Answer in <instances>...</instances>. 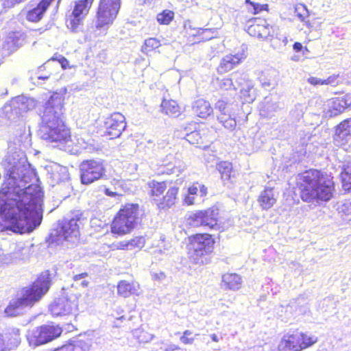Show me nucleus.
Returning <instances> with one entry per match:
<instances>
[{
	"instance_id": "49",
	"label": "nucleus",
	"mask_w": 351,
	"mask_h": 351,
	"mask_svg": "<svg viewBox=\"0 0 351 351\" xmlns=\"http://www.w3.org/2000/svg\"><path fill=\"white\" fill-rule=\"evenodd\" d=\"M164 351H186L177 345H168L164 348Z\"/></svg>"
},
{
	"instance_id": "18",
	"label": "nucleus",
	"mask_w": 351,
	"mask_h": 351,
	"mask_svg": "<svg viewBox=\"0 0 351 351\" xmlns=\"http://www.w3.org/2000/svg\"><path fill=\"white\" fill-rule=\"evenodd\" d=\"M213 34L212 29L193 27L189 23L184 25L183 34L190 45L210 40L214 37Z\"/></svg>"
},
{
	"instance_id": "5",
	"label": "nucleus",
	"mask_w": 351,
	"mask_h": 351,
	"mask_svg": "<svg viewBox=\"0 0 351 351\" xmlns=\"http://www.w3.org/2000/svg\"><path fill=\"white\" fill-rule=\"evenodd\" d=\"M140 211L138 204L127 203L123 205L110 222V232L117 237L130 234L141 223Z\"/></svg>"
},
{
	"instance_id": "17",
	"label": "nucleus",
	"mask_w": 351,
	"mask_h": 351,
	"mask_svg": "<svg viewBox=\"0 0 351 351\" xmlns=\"http://www.w3.org/2000/svg\"><path fill=\"white\" fill-rule=\"evenodd\" d=\"M246 31L252 37L267 39L272 36L274 28L265 19L254 17L247 21Z\"/></svg>"
},
{
	"instance_id": "34",
	"label": "nucleus",
	"mask_w": 351,
	"mask_h": 351,
	"mask_svg": "<svg viewBox=\"0 0 351 351\" xmlns=\"http://www.w3.org/2000/svg\"><path fill=\"white\" fill-rule=\"evenodd\" d=\"M343 112L337 97L328 99L327 113L330 117H335Z\"/></svg>"
},
{
	"instance_id": "59",
	"label": "nucleus",
	"mask_w": 351,
	"mask_h": 351,
	"mask_svg": "<svg viewBox=\"0 0 351 351\" xmlns=\"http://www.w3.org/2000/svg\"><path fill=\"white\" fill-rule=\"evenodd\" d=\"M182 171H183V169H182V170H179V172H180V173H182Z\"/></svg>"
},
{
	"instance_id": "47",
	"label": "nucleus",
	"mask_w": 351,
	"mask_h": 351,
	"mask_svg": "<svg viewBox=\"0 0 351 351\" xmlns=\"http://www.w3.org/2000/svg\"><path fill=\"white\" fill-rule=\"evenodd\" d=\"M114 250H130V245H129V241L125 240V241H119L117 245H115Z\"/></svg>"
},
{
	"instance_id": "1",
	"label": "nucleus",
	"mask_w": 351,
	"mask_h": 351,
	"mask_svg": "<svg viewBox=\"0 0 351 351\" xmlns=\"http://www.w3.org/2000/svg\"><path fill=\"white\" fill-rule=\"evenodd\" d=\"M295 189L301 200L308 204L330 201L334 196V178L317 169L304 170L295 177Z\"/></svg>"
},
{
	"instance_id": "39",
	"label": "nucleus",
	"mask_w": 351,
	"mask_h": 351,
	"mask_svg": "<svg viewBox=\"0 0 351 351\" xmlns=\"http://www.w3.org/2000/svg\"><path fill=\"white\" fill-rule=\"evenodd\" d=\"M245 3L246 4L250 5L252 7L253 10L252 13L253 14H257L264 11L267 12L269 11V7L267 3L260 4L258 3L252 1L251 0H245Z\"/></svg>"
},
{
	"instance_id": "52",
	"label": "nucleus",
	"mask_w": 351,
	"mask_h": 351,
	"mask_svg": "<svg viewBox=\"0 0 351 351\" xmlns=\"http://www.w3.org/2000/svg\"><path fill=\"white\" fill-rule=\"evenodd\" d=\"M88 275V274L87 272H82L81 274H76V275L73 276V280L74 281H77V280H79L80 279H82V278H84L87 277Z\"/></svg>"
},
{
	"instance_id": "41",
	"label": "nucleus",
	"mask_w": 351,
	"mask_h": 351,
	"mask_svg": "<svg viewBox=\"0 0 351 351\" xmlns=\"http://www.w3.org/2000/svg\"><path fill=\"white\" fill-rule=\"evenodd\" d=\"M51 351H85V350L79 343H68L54 348Z\"/></svg>"
},
{
	"instance_id": "27",
	"label": "nucleus",
	"mask_w": 351,
	"mask_h": 351,
	"mask_svg": "<svg viewBox=\"0 0 351 351\" xmlns=\"http://www.w3.org/2000/svg\"><path fill=\"white\" fill-rule=\"evenodd\" d=\"M139 289V285L136 282H129L125 280H121L117 285V292L119 295L124 298L136 294Z\"/></svg>"
},
{
	"instance_id": "24",
	"label": "nucleus",
	"mask_w": 351,
	"mask_h": 351,
	"mask_svg": "<svg viewBox=\"0 0 351 351\" xmlns=\"http://www.w3.org/2000/svg\"><path fill=\"white\" fill-rule=\"evenodd\" d=\"M193 114L201 119H206L213 112V109L208 101L204 99L195 100L192 105Z\"/></svg>"
},
{
	"instance_id": "37",
	"label": "nucleus",
	"mask_w": 351,
	"mask_h": 351,
	"mask_svg": "<svg viewBox=\"0 0 351 351\" xmlns=\"http://www.w3.org/2000/svg\"><path fill=\"white\" fill-rule=\"evenodd\" d=\"M128 241L130 250H141L145 245L146 243L145 238L143 236L133 237Z\"/></svg>"
},
{
	"instance_id": "20",
	"label": "nucleus",
	"mask_w": 351,
	"mask_h": 351,
	"mask_svg": "<svg viewBox=\"0 0 351 351\" xmlns=\"http://www.w3.org/2000/svg\"><path fill=\"white\" fill-rule=\"evenodd\" d=\"M210 130L208 128H197L188 133L185 139L191 145L199 147H207L210 143Z\"/></svg>"
},
{
	"instance_id": "46",
	"label": "nucleus",
	"mask_w": 351,
	"mask_h": 351,
	"mask_svg": "<svg viewBox=\"0 0 351 351\" xmlns=\"http://www.w3.org/2000/svg\"><path fill=\"white\" fill-rule=\"evenodd\" d=\"M307 82L309 84L314 86H318V85L324 86V80H322V79L315 77V76H310L307 79Z\"/></svg>"
},
{
	"instance_id": "13",
	"label": "nucleus",
	"mask_w": 351,
	"mask_h": 351,
	"mask_svg": "<svg viewBox=\"0 0 351 351\" xmlns=\"http://www.w3.org/2000/svg\"><path fill=\"white\" fill-rule=\"evenodd\" d=\"M81 219V215H75L69 219H64L50 233L49 238L52 243L61 244L64 241H72L80 235V228L77 222Z\"/></svg>"
},
{
	"instance_id": "57",
	"label": "nucleus",
	"mask_w": 351,
	"mask_h": 351,
	"mask_svg": "<svg viewBox=\"0 0 351 351\" xmlns=\"http://www.w3.org/2000/svg\"><path fill=\"white\" fill-rule=\"evenodd\" d=\"M82 285H83V286L86 287L88 285V281H83L82 282Z\"/></svg>"
},
{
	"instance_id": "6",
	"label": "nucleus",
	"mask_w": 351,
	"mask_h": 351,
	"mask_svg": "<svg viewBox=\"0 0 351 351\" xmlns=\"http://www.w3.org/2000/svg\"><path fill=\"white\" fill-rule=\"evenodd\" d=\"M168 184L167 180H152L147 182L149 198L160 210L171 208L178 199L179 187L175 185L168 187Z\"/></svg>"
},
{
	"instance_id": "32",
	"label": "nucleus",
	"mask_w": 351,
	"mask_h": 351,
	"mask_svg": "<svg viewBox=\"0 0 351 351\" xmlns=\"http://www.w3.org/2000/svg\"><path fill=\"white\" fill-rule=\"evenodd\" d=\"M340 179L343 189L346 191H351V160L342 167Z\"/></svg>"
},
{
	"instance_id": "51",
	"label": "nucleus",
	"mask_w": 351,
	"mask_h": 351,
	"mask_svg": "<svg viewBox=\"0 0 351 351\" xmlns=\"http://www.w3.org/2000/svg\"><path fill=\"white\" fill-rule=\"evenodd\" d=\"M104 191L105 195H106L107 196L111 197H114L116 196H121L122 195L121 194H119L116 192H113V191H110L108 188L105 189Z\"/></svg>"
},
{
	"instance_id": "42",
	"label": "nucleus",
	"mask_w": 351,
	"mask_h": 351,
	"mask_svg": "<svg viewBox=\"0 0 351 351\" xmlns=\"http://www.w3.org/2000/svg\"><path fill=\"white\" fill-rule=\"evenodd\" d=\"M341 83V75L339 73L329 75L326 79L324 80V85H330L332 86H337Z\"/></svg>"
},
{
	"instance_id": "43",
	"label": "nucleus",
	"mask_w": 351,
	"mask_h": 351,
	"mask_svg": "<svg viewBox=\"0 0 351 351\" xmlns=\"http://www.w3.org/2000/svg\"><path fill=\"white\" fill-rule=\"evenodd\" d=\"M343 112L351 107V93H346L342 96L337 97Z\"/></svg>"
},
{
	"instance_id": "50",
	"label": "nucleus",
	"mask_w": 351,
	"mask_h": 351,
	"mask_svg": "<svg viewBox=\"0 0 351 351\" xmlns=\"http://www.w3.org/2000/svg\"><path fill=\"white\" fill-rule=\"evenodd\" d=\"M217 108L223 114H226L227 103L223 101V100H219L217 104Z\"/></svg>"
},
{
	"instance_id": "9",
	"label": "nucleus",
	"mask_w": 351,
	"mask_h": 351,
	"mask_svg": "<svg viewBox=\"0 0 351 351\" xmlns=\"http://www.w3.org/2000/svg\"><path fill=\"white\" fill-rule=\"evenodd\" d=\"M62 332V329L58 324H43L29 330L26 335V339L29 346L34 348L55 340L61 335Z\"/></svg>"
},
{
	"instance_id": "23",
	"label": "nucleus",
	"mask_w": 351,
	"mask_h": 351,
	"mask_svg": "<svg viewBox=\"0 0 351 351\" xmlns=\"http://www.w3.org/2000/svg\"><path fill=\"white\" fill-rule=\"evenodd\" d=\"M160 111L171 117H178L182 112V106L176 100L163 98L160 104Z\"/></svg>"
},
{
	"instance_id": "54",
	"label": "nucleus",
	"mask_w": 351,
	"mask_h": 351,
	"mask_svg": "<svg viewBox=\"0 0 351 351\" xmlns=\"http://www.w3.org/2000/svg\"><path fill=\"white\" fill-rule=\"evenodd\" d=\"M41 221H42V217L37 215L36 218L33 221L34 227L36 228V227L38 226L40 224Z\"/></svg>"
},
{
	"instance_id": "15",
	"label": "nucleus",
	"mask_w": 351,
	"mask_h": 351,
	"mask_svg": "<svg viewBox=\"0 0 351 351\" xmlns=\"http://www.w3.org/2000/svg\"><path fill=\"white\" fill-rule=\"evenodd\" d=\"M94 1L95 0H77L75 2L70 18L67 21V26L73 32H75L82 25Z\"/></svg>"
},
{
	"instance_id": "48",
	"label": "nucleus",
	"mask_w": 351,
	"mask_h": 351,
	"mask_svg": "<svg viewBox=\"0 0 351 351\" xmlns=\"http://www.w3.org/2000/svg\"><path fill=\"white\" fill-rule=\"evenodd\" d=\"M52 60H57L60 64L63 69H66L69 68V60L64 56H60L59 58H56L54 57L51 58Z\"/></svg>"
},
{
	"instance_id": "45",
	"label": "nucleus",
	"mask_w": 351,
	"mask_h": 351,
	"mask_svg": "<svg viewBox=\"0 0 351 351\" xmlns=\"http://www.w3.org/2000/svg\"><path fill=\"white\" fill-rule=\"evenodd\" d=\"M293 49L295 52L302 51L303 54L309 52L307 47H304L301 43L295 42L293 45Z\"/></svg>"
},
{
	"instance_id": "58",
	"label": "nucleus",
	"mask_w": 351,
	"mask_h": 351,
	"mask_svg": "<svg viewBox=\"0 0 351 351\" xmlns=\"http://www.w3.org/2000/svg\"><path fill=\"white\" fill-rule=\"evenodd\" d=\"M174 169H175V167H173L172 169H171L170 172H169V173H174V172H175Z\"/></svg>"
},
{
	"instance_id": "35",
	"label": "nucleus",
	"mask_w": 351,
	"mask_h": 351,
	"mask_svg": "<svg viewBox=\"0 0 351 351\" xmlns=\"http://www.w3.org/2000/svg\"><path fill=\"white\" fill-rule=\"evenodd\" d=\"M161 46L160 41L156 38H149L146 39L142 46V51L145 54L151 53L155 51Z\"/></svg>"
},
{
	"instance_id": "38",
	"label": "nucleus",
	"mask_w": 351,
	"mask_h": 351,
	"mask_svg": "<svg viewBox=\"0 0 351 351\" xmlns=\"http://www.w3.org/2000/svg\"><path fill=\"white\" fill-rule=\"evenodd\" d=\"M218 88L220 90H236L233 80L230 77H223L222 79H217Z\"/></svg>"
},
{
	"instance_id": "53",
	"label": "nucleus",
	"mask_w": 351,
	"mask_h": 351,
	"mask_svg": "<svg viewBox=\"0 0 351 351\" xmlns=\"http://www.w3.org/2000/svg\"><path fill=\"white\" fill-rule=\"evenodd\" d=\"M0 351H8V348L5 346L3 336L1 334H0Z\"/></svg>"
},
{
	"instance_id": "55",
	"label": "nucleus",
	"mask_w": 351,
	"mask_h": 351,
	"mask_svg": "<svg viewBox=\"0 0 351 351\" xmlns=\"http://www.w3.org/2000/svg\"><path fill=\"white\" fill-rule=\"evenodd\" d=\"M49 78V76L45 75V76H39L38 79L42 80H45Z\"/></svg>"
},
{
	"instance_id": "16",
	"label": "nucleus",
	"mask_w": 351,
	"mask_h": 351,
	"mask_svg": "<svg viewBox=\"0 0 351 351\" xmlns=\"http://www.w3.org/2000/svg\"><path fill=\"white\" fill-rule=\"evenodd\" d=\"M104 127L105 136L109 139L118 138L126 128L125 118L120 112H114L106 118Z\"/></svg>"
},
{
	"instance_id": "31",
	"label": "nucleus",
	"mask_w": 351,
	"mask_h": 351,
	"mask_svg": "<svg viewBox=\"0 0 351 351\" xmlns=\"http://www.w3.org/2000/svg\"><path fill=\"white\" fill-rule=\"evenodd\" d=\"M222 282L226 289H239L241 286V277L236 274L227 273L223 275Z\"/></svg>"
},
{
	"instance_id": "29",
	"label": "nucleus",
	"mask_w": 351,
	"mask_h": 351,
	"mask_svg": "<svg viewBox=\"0 0 351 351\" xmlns=\"http://www.w3.org/2000/svg\"><path fill=\"white\" fill-rule=\"evenodd\" d=\"M48 9L39 1L36 5L26 13V19L32 23L39 22Z\"/></svg>"
},
{
	"instance_id": "40",
	"label": "nucleus",
	"mask_w": 351,
	"mask_h": 351,
	"mask_svg": "<svg viewBox=\"0 0 351 351\" xmlns=\"http://www.w3.org/2000/svg\"><path fill=\"white\" fill-rule=\"evenodd\" d=\"M252 87L247 86L240 90V97L245 103H252L254 100V94L252 92Z\"/></svg>"
},
{
	"instance_id": "56",
	"label": "nucleus",
	"mask_w": 351,
	"mask_h": 351,
	"mask_svg": "<svg viewBox=\"0 0 351 351\" xmlns=\"http://www.w3.org/2000/svg\"><path fill=\"white\" fill-rule=\"evenodd\" d=\"M212 339H213V340H214L215 341H218V339H217V335H212Z\"/></svg>"
},
{
	"instance_id": "12",
	"label": "nucleus",
	"mask_w": 351,
	"mask_h": 351,
	"mask_svg": "<svg viewBox=\"0 0 351 351\" xmlns=\"http://www.w3.org/2000/svg\"><path fill=\"white\" fill-rule=\"evenodd\" d=\"M121 8V0H99L95 16V27L108 28L116 19Z\"/></svg>"
},
{
	"instance_id": "33",
	"label": "nucleus",
	"mask_w": 351,
	"mask_h": 351,
	"mask_svg": "<svg viewBox=\"0 0 351 351\" xmlns=\"http://www.w3.org/2000/svg\"><path fill=\"white\" fill-rule=\"evenodd\" d=\"M217 170L219 171L221 178L224 181H230L233 175L232 163L228 161H221L217 164Z\"/></svg>"
},
{
	"instance_id": "19",
	"label": "nucleus",
	"mask_w": 351,
	"mask_h": 351,
	"mask_svg": "<svg viewBox=\"0 0 351 351\" xmlns=\"http://www.w3.org/2000/svg\"><path fill=\"white\" fill-rule=\"evenodd\" d=\"M334 141L345 149L351 147V118L340 122L335 128Z\"/></svg>"
},
{
	"instance_id": "22",
	"label": "nucleus",
	"mask_w": 351,
	"mask_h": 351,
	"mask_svg": "<svg viewBox=\"0 0 351 351\" xmlns=\"http://www.w3.org/2000/svg\"><path fill=\"white\" fill-rule=\"evenodd\" d=\"M274 187L266 186L261 192L257 198V202L263 210H268L276 203V197L274 192Z\"/></svg>"
},
{
	"instance_id": "21",
	"label": "nucleus",
	"mask_w": 351,
	"mask_h": 351,
	"mask_svg": "<svg viewBox=\"0 0 351 351\" xmlns=\"http://www.w3.org/2000/svg\"><path fill=\"white\" fill-rule=\"evenodd\" d=\"M242 58L239 54L229 53L220 60L217 71L219 74L226 73L241 64Z\"/></svg>"
},
{
	"instance_id": "26",
	"label": "nucleus",
	"mask_w": 351,
	"mask_h": 351,
	"mask_svg": "<svg viewBox=\"0 0 351 351\" xmlns=\"http://www.w3.org/2000/svg\"><path fill=\"white\" fill-rule=\"evenodd\" d=\"M5 346L8 351L16 348L21 343V332L19 328H11L8 330L3 337Z\"/></svg>"
},
{
	"instance_id": "2",
	"label": "nucleus",
	"mask_w": 351,
	"mask_h": 351,
	"mask_svg": "<svg viewBox=\"0 0 351 351\" xmlns=\"http://www.w3.org/2000/svg\"><path fill=\"white\" fill-rule=\"evenodd\" d=\"M10 178L5 179L0 189V214L4 215L14 231L22 230L29 224V218L36 213L29 208V195L26 192L14 195L8 201L4 199L10 189Z\"/></svg>"
},
{
	"instance_id": "10",
	"label": "nucleus",
	"mask_w": 351,
	"mask_h": 351,
	"mask_svg": "<svg viewBox=\"0 0 351 351\" xmlns=\"http://www.w3.org/2000/svg\"><path fill=\"white\" fill-rule=\"evenodd\" d=\"M82 304L81 295L67 293L53 300L49 306V311L54 317L77 316Z\"/></svg>"
},
{
	"instance_id": "7",
	"label": "nucleus",
	"mask_w": 351,
	"mask_h": 351,
	"mask_svg": "<svg viewBox=\"0 0 351 351\" xmlns=\"http://www.w3.org/2000/svg\"><path fill=\"white\" fill-rule=\"evenodd\" d=\"M186 220L189 225L195 228H204L210 230H220L223 228L220 210L216 206L197 210L189 215Z\"/></svg>"
},
{
	"instance_id": "8",
	"label": "nucleus",
	"mask_w": 351,
	"mask_h": 351,
	"mask_svg": "<svg viewBox=\"0 0 351 351\" xmlns=\"http://www.w3.org/2000/svg\"><path fill=\"white\" fill-rule=\"evenodd\" d=\"M51 279L47 274H41L30 285L23 287L19 294L27 307L32 308L47 293Z\"/></svg>"
},
{
	"instance_id": "44",
	"label": "nucleus",
	"mask_w": 351,
	"mask_h": 351,
	"mask_svg": "<svg viewBox=\"0 0 351 351\" xmlns=\"http://www.w3.org/2000/svg\"><path fill=\"white\" fill-rule=\"evenodd\" d=\"M180 341L184 344H191L194 341L193 332L188 330H185L180 337Z\"/></svg>"
},
{
	"instance_id": "28",
	"label": "nucleus",
	"mask_w": 351,
	"mask_h": 351,
	"mask_svg": "<svg viewBox=\"0 0 351 351\" xmlns=\"http://www.w3.org/2000/svg\"><path fill=\"white\" fill-rule=\"evenodd\" d=\"M26 307L19 295H16L9 302L4 309V313L8 317H15L19 315L22 308Z\"/></svg>"
},
{
	"instance_id": "30",
	"label": "nucleus",
	"mask_w": 351,
	"mask_h": 351,
	"mask_svg": "<svg viewBox=\"0 0 351 351\" xmlns=\"http://www.w3.org/2000/svg\"><path fill=\"white\" fill-rule=\"evenodd\" d=\"M294 12L298 19L302 22L306 27L311 29L314 27V23L310 19L309 12L304 4L297 3L294 8Z\"/></svg>"
},
{
	"instance_id": "3",
	"label": "nucleus",
	"mask_w": 351,
	"mask_h": 351,
	"mask_svg": "<svg viewBox=\"0 0 351 351\" xmlns=\"http://www.w3.org/2000/svg\"><path fill=\"white\" fill-rule=\"evenodd\" d=\"M63 106L61 98L53 97L44 106L43 138L48 142L64 145L72 141L71 128L63 120Z\"/></svg>"
},
{
	"instance_id": "11",
	"label": "nucleus",
	"mask_w": 351,
	"mask_h": 351,
	"mask_svg": "<svg viewBox=\"0 0 351 351\" xmlns=\"http://www.w3.org/2000/svg\"><path fill=\"white\" fill-rule=\"evenodd\" d=\"M318 341V337L299 331L285 334L279 343V350L284 351H302L312 347Z\"/></svg>"
},
{
	"instance_id": "25",
	"label": "nucleus",
	"mask_w": 351,
	"mask_h": 351,
	"mask_svg": "<svg viewBox=\"0 0 351 351\" xmlns=\"http://www.w3.org/2000/svg\"><path fill=\"white\" fill-rule=\"evenodd\" d=\"M187 192L188 194L184 197V202L186 205L190 206L193 205L195 202L194 197H191V195H197L198 192H199V195L204 197L208 193V188L199 182H194L188 187Z\"/></svg>"
},
{
	"instance_id": "14",
	"label": "nucleus",
	"mask_w": 351,
	"mask_h": 351,
	"mask_svg": "<svg viewBox=\"0 0 351 351\" xmlns=\"http://www.w3.org/2000/svg\"><path fill=\"white\" fill-rule=\"evenodd\" d=\"M106 174L104 162L101 159H86L79 165L80 182L84 185H90L101 179Z\"/></svg>"
},
{
	"instance_id": "36",
	"label": "nucleus",
	"mask_w": 351,
	"mask_h": 351,
	"mask_svg": "<svg viewBox=\"0 0 351 351\" xmlns=\"http://www.w3.org/2000/svg\"><path fill=\"white\" fill-rule=\"evenodd\" d=\"M175 13L170 10H164L156 16V20L160 25H169L173 20Z\"/></svg>"
},
{
	"instance_id": "4",
	"label": "nucleus",
	"mask_w": 351,
	"mask_h": 351,
	"mask_svg": "<svg viewBox=\"0 0 351 351\" xmlns=\"http://www.w3.org/2000/svg\"><path fill=\"white\" fill-rule=\"evenodd\" d=\"M216 243L215 236L207 232L190 235L187 243L190 263L199 267L210 264Z\"/></svg>"
}]
</instances>
